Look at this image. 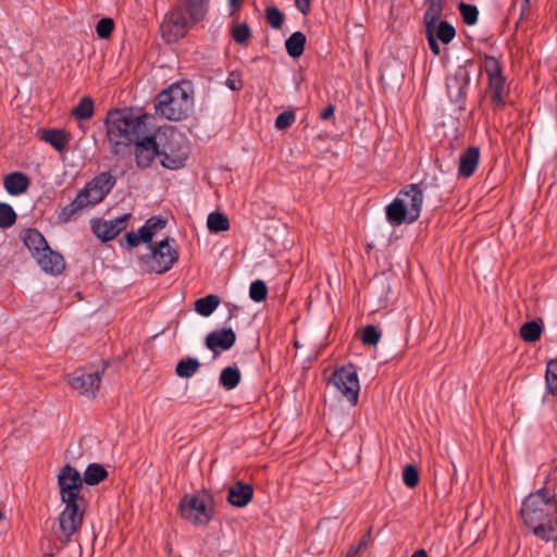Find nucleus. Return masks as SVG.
Returning a JSON list of instances; mask_svg holds the SVG:
<instances>
[{
  "label": "nucleus",
  "mask_w": 557,
  "mask_h": 557,
  "mask_svg": "<svg viewBox=\"0 0 557 557\" xmlns=\"http://www.w3.org/2000/svg\"><path fill=\"white\" fill-rule=\"evenodd\" d=\"M411 557H428V554L425 550L420 549L414 552Z\"/></svg>",
  "instance_id": "bf43d9fd"
},
{
  "label": "nucleus",
  "mask_w": 557,
  "mask_h": 557,
  "mask_svg": "<svg viewBox=\"0 0 557 557\" xmlns=\"http://www.w3.org/2000/svg\"><path fill=\"white\" fill-rule=\"evenodd\" d=\"M116 184V178L110 172H101L89 181L83 189L78 191V196L88 206L95 207L100 203Z\"/></svg>",
  "instance_id": "9b49d317"
},
{
  "label": "nucleus",
  "mask_w": 557,
  "mask_h": 557,
  "mask_svg": "<svg viewBox=\"0 0 557 557\" xmlns=\"http://www.w3.org/2000/svg\"><path fill=\"white\" fill-rule=\"evenodd\" d=\"M295 119L296 116L294 111L285 110L276 116L274 125L277 129H286L292 126Z\"/></svg>",
  "instance_id": "a18cd8bd"
},
{
  "label": "nucleus",
  "mask_w": 557,
  "mask_h": 557,
  "mask_svg": "<svg viewBox=\"0 0 557 557\" xmlns=\"http://www.w3.org/2000/svg\"><path fill=\"white\" fill-rule=\"evenodd\" d=\"M151 272L163 274L178 261V250L174 238L165 237L159 242L145 258Z\"/></svg>",
  "instance_id": "9d476101"
},
{
  "label": "nucleus",
  "mask_w": 557,
  "mask_h": 557,
  "mask_svg": "<svg viewBox=\"0 0 557 557\" xmlns=\"http://www.w3.org/2000/svg\"><path fill=\"white\" fill-rule=\"evenodd\" d=\"M386 220L393 226H399L409 222V212L404 208L400 199L395 198L385 209Z\"/></svg>",
  "instance_id": "4be33fe9"
},
{
  "label": "nucleus",
  "mask_w": 557,
  "mask_h": 557,
  "mask_svg": "<svg viewBox=\"0 0 557 557\" xmlns=\"http://www.w3.org/2000/svg\"><path fill=\"white\" fill-rule=\"evenodd\" d=\"M189 154L187 140L177 132L171 131L164 143H160V162L162 166L177 170L185 165Z\"/></svg>",
  "instance_id": "6e6552de"
},
{
  "label": "nucleus",
  "mask_w": 557,
  "mask_h": 557,
  "mask_svg": "<svg viewBox=\"0 0 557 557\" xmlns=\"http://www.w3.org/2000/svg\"><path fill=\"white\" fill-rule=\"evenodd\" d=\"M147 114H137L128 109L110 110L104 124L110 151L113 156H125L131 146L148 133Z\"/></svg>",
  "instance_id": "f03ea898"
},
{
  "label": "nucleus",
  "mask_w": 557,
  "mask_h": 557,
  "mask_svg": "<svg viewBox=\"0 0 557 557\" xmlns=\"http://www.w3.org/2000/svg\"><path fill=\"white\" fill-rule=\"evenodd\" d=\"M331 382L350 405H357L360 385L357 370L351 363L336 370Z\"/></svg>",
  "instance_id": "f8f14e48"
},
{
  "label": "nucleus",
  "mask_w": 557,
  "mask_h": 557,
  "mask_svg": "<svg viewBox=\"0 0 557 557\" xmlns=\"http://www.w3.org/2000/svg\"><path fill=\"white\" fill-rule=\"evenodd\" d=\"M456 36L454 26L447 21H441L437 25L435 24V38L442 41L444 45L449 44Z\"/></svg>",
  "instance_id": "72a5a7b5"
},
{
  "label": "nucleus",
  "mask_w": 557,
  "mask_h": 557,
  "mask_svg": "<svg viewBox=\"0 0 557 557\" xmlns=\"http://www.w3.org/2000/svg\"><path fill=\"white\" fill-rule=\"evenodd\" d=\"M442 12V0H428V8L423 17L425 28H435V23L441 17Z\"/></svg>",
  "instance_id": "c756f323"
},
{
  "label": "nucleus",
  "mask_w": 557,
  "mask_h": 557,
  "mask_svg": "<svg viewBox=\"0 0 557 557\" xmlns=\"http://www.w3.org/2000/svg\"><path fill=\"white\" fill-rule=\"evenodd\" d=\"M474 65L475 62L473 60H466L463 64L457 66L451 76L447 77V94L455 103H459L466 98L470 85L471 69L474 67Z\"/></svg>",
  "instance_id": "4468645a"
},
{
  "label": "nucleus",
  "mask_w": 557,
  "mask_h": 557,
  "mask_svg": "<svg viewBox=\"0 0 557 557\" xmlns=\"http://www.w3.org/2000/svg\"><path fill=\"white\" fill-rule=\"evenodd\" d=\"M3 185L8 194L17 196L27 190L29 186V180L27 175L22 172H13L4 177Z\"/></svg>",
  "instance_id": "5701e85b"
},
{
  "label": "nucleus",
  "mask_w": 557,
  "mask_h": 557,
  "mask_svg": "<svg viewBox=\"0 0 557 557\" xmlns=\"http://www.w3.org/2000/svg\"><path fill=\"white\" fill-rule=\"evenodd\" d=\"M135 161L138 168L147 169L151 165L157 156L160 157V143L157 137L147 133L135 144Z\"/></svg>",
  "instance_id": "dca6fc26"
},
{
  "label": "nucleus",
  "mask_w": 557,
  "mask_h": 557,
  "mask_svg": "<svg viewBox=\"0 0 557 557\" xmlns=\"http://www.w3.org/2000/svg\"><path fill=\"white\" fill-rule=\"evenodd\" d=\"M86 208H88V206L83 201V199L78 195H76V197L74 198V200L71 203L66 205L58 212V215H57L58 222L63 223V224L67 223L79 211H82L83 209H86Z\"/></svg>",
  "instance_id": "a878e982"
},
{
  "label": "nucleus",
  "mask_w": 557,
  "mask_h": 557,
  "mask_svg": "<svg viewBox=\"0 0 557 557\" xmlns=\"http://www.w3.org/2000/svg\"><path fill=\"white\" fill-rule=\"evenodd\" d=\"M228 1V5L232 8L230 14L233 15L235 13V11L240 8V5L243 4L244 0H227Z\"/></svg>",
  "instance_id": "6e6d98bb"
},
{
  "label": "nucleus",
  "mask_w": 557,
  "mask_h": 557,
  "mask_svg": "<svg viewBox=\"0 0 557 557\" xmlns=\"http://www.w3.org/2000/svg\"><path fill=\"white\" fill-rule=\"evenodd\" d=\"M128 219L127 213L110 221L95 219L91 221L92 233L102 242L112 240L126 228Z\"/></svg>",
  "instance_id": "f3484780"
},
{
  "label": "nucleus",
  "mask_w": 557,
  "mask_h": 557,
  "mask_svg": "<svg viewBox=\"0 0 557 557\" xmlns=\"http://www.w3.org/2000/svg\"><path fill=\"white\" fill-rule=\"evenodd\" d=\"M236 342V334L232 329L212 331L206 337V346L213 352L231 349Z\"/></svg>",
  "instance_id": "6ab92c4d"
},
{
  "label": "nucleus",
  "mask_w": 557,
  "mask_h": 557,
  "mask_svg": "<svg viewBox=\"0 0 557 557\" xmlns=\"http://www.w3.org/2000/svg\"><path fill=\"white\" fill-rule=\"evenodd\" d=\"M253 497V487L242 481L235 482L228 488L227 500L231 505L243 508L247 506Z\"/></svg>",
  "instance_id": "412c9836"
},
{
  "label": "nucleus",
  "mask_w": 557,
  "mask_h": 557,
  "mask_svg": "<svg viewBox=\"0 0 557 557\" xmlns=\"http://www.w3.org/2000/svg\"><path fill=\"white\" fill-rule=\"evenodd\" d=\"M220 301L221 300L218 295L210 294L196 300L195 310L202 317H209L218 308Z\"/></svg>",
  "instance_id": "c85d7f7f"
},
{
  "label": "nucleus",
  "mask_w": 557,
  "mask_h": 557,
  "mask_svg": "<svg viewBox=\"0 0 557 557\" xmlns=\"http://www.w3.org/2000/svg\"><path fill=\"white\" fill-rule=\"evenodd\" d=\"M401 200L404 208L409 212V222H416L423 205V191L418 184L405 186L396 196Z\"/></svg>",
  "instance_id": "a211bd4d"
},
{
  "label": "nucleus",
  "mask_w": 557,
  "mask_h": 557,
  "mask_svg": "<svg viewBox=\"0 0 557 557\" xmlns=\"http://www.w3.org/2000/svg\"><path fill=\"white\" fill-rule=\"evenodd\" d=\"M104 369L88 371L87 369L76 370L69 379V383L79 394L94 397L100 387Z\"/></svg>",
  "instance_id": "2eb2a0df"
},
{
  "label": "nucleus",
  "mask_w": 557,
  "mask_h": 557,
  "mask_svg": "<svg viewBox=\"0 0 557 557\" xmlns=\"http://www.w3.org/2000/svg\"><path fill=\"white\" fill-rule=\"evenodd\" d=\"M138 234L140 236V239L141 242L144 243H150L152 237H153V233L146 226V224H144L139 230H138Z\"/></svg>",
  "instance_id": "8fccbe9b"
},
{
  "label": "nucleus",
  "mask_w": 557,
  "mask_h": 557,
  "mask_svg": "<svg viewBox=\"0 0 557 557\" xmlns=\"http://www.w3.org/2000/svg\"><path fill=\"white\" fill-rule=\"evenodd\" d=\"M226 86L231 89V90H240L242 87H243V84L240 81H236L234 78H232V76H230L226 82H225Z\"/></svg>",
  "instance_id": "864d4df0"
},
{
  "label": "nucleus",
  "mask_w": 557,
  "mask_h": 557,
  "mask_svg": "<svg viewBox=\"0 0 557 557\" xmlns=\"http://www.w3.org/2000/svg\"><path fill=\"white\" fill-rule=\"evenodd\" d=\"M180 511L184 519L195 525L209 523L214 513L211 498L208 494H193L184 496L180 502Z\"/></svg>",
  "instance_id": "0eeeda50"
},
{
  "label": "nucleus",
  "mask_w": 557,
  "mask_h": 557,
  "mask_svg": "<svg viewBox=\"0 0 557 557\" xmlns=\"http://www.w3.org/2000/svg\"><path fill=\"white\" fill-rule=\"evenodd\" d=\"M53 556H54V554H53V553H46V554H44V556H42V557H53Z\"/></svg>",
  "instance_id": "680f3d73"
},
{
  "label": "nucleus",
  "mask_w": 557,
  "mask_h": 557,
  "mask_svg": "<svg viewBox=\"0 0 557 557\" xmlns=\"http://www.w3.org/2000/svg\"><path fill=\"white\" fill-rule=\"evenodd\" d=\"M425 37H426V40H428V44H429V47H430L431 51L435 55H440L441 48H440V45L437 42L438 39L435 38V28H425Z\"/></svg>",
  "instance_id": "49530a36"
},
{
  "label": "nucleus",
  "mask_w": 557,
  "mask_h": 557,
  "mask_svg": "<svg viewBox=\"0 0 557 557\" xmlns=\"http://www.w3.org/2000/svg\"><path fill=\"white\" fill-rule=\"evenodd\" d=\"M531 15L530 0H521L519 20L528 18Z\"/></svg>",
  "instance_id": "09e8293b"
},
{
  "label": "nucleus",
  "mask_w": 557,
  "mask_h": 557,
  "mask_svg": "<svg viewBox=\"0 0 557 557\" xmlns=\"http://www.w3.org/2000/svg\"><path fill=\"white\" fill-rule=\"evenodd\" d=\"M284 14L274 5L265 9L267 23L274 29H280L284 23Z\"/></svg>",
  "instance_id": "ea45409f"
},
{
  "label": "nucleus",
  "mask_w": 557,
  "mask_h": 557,
  "mask_svg": "<svg viewBox=\"0 0 557 557\" xmlns=\"http://www.w3.org/2000/svg\"><path fill=\"white\" fill-rule=\"evenodd\" d=\"M208 7L209 0H180L161 23L162 37L168 42L180 40L196 23L206 17Z\"/></svg>",
  "instance_id": "7ed1b4c3"
},
{
  "label": "nucleus",
  "mask_w": 557,
  "mask_h": 557,
  "mask_svg": "<svg viewBox=\"0 0 557 557\" xmlns=\"http://www.w3.org/2000/svg\"><path fill=\"white\" fill-rule=\"evenodd\" d=\"M146 226L156 234L158 231L165 227L166 221L160 216H152L146 221Z\"/></svg>",
  "instance_id": "de8ad7c7"
},
{
  "label": "nucleus",
  "mask_w": 557,
  "mask_h": 557,
  "mask_svg": "<svg viewBox=\"0 0 557 557\" xmlns=\"http://www.w3.org/2000/svg\"><path fill=\"white\" fill-rule=\"evenodd\" d=\"M333 114H334V107L332 104H330L322 110L320 117H321V120H329Z\"/></svg>",
  "instance_id": "5fc2aeb1"
},
{
  "label": "nucleus",
  "mask_w": 557,
  "mask_h": 557,
  "mask_svg": "<svg viewBox=\"0 0 557 557\" xmlns=\"http://www.w3.org/2000/svg\"><path fill=\"white\" fill-rule=\"evenodd\" d=\"M200 368V362L196 358L188 357L177 362L175 372L180 377L188 379L193 376Z\"/></svg>",
  "instance_id": "7c9ffc66"
},
{
  "label": "nucleus",
  "mask_w": 557,
  "mask_h": 557,
  "mask_svg": "<svg viewBox=\"0 0 557 557\" xmlns=\"http://www.w3.org/2000/svg\"><path fill=\"white\" fill-rule=\"evenodd\" d=\"M193 104V97L180 85L174 84L159 94L156 113L166 120L181 121L188 116Z\"/></svg>",
  "instance_id": "39448f33"
},
{
  "label": "nucleus",
  "mask_w": 557,
  "mask_h": 557,
  "mask_svg": "<svg viewBox=\"0 0 557 557\" xmlns=\"http://www.w3.org/2000/svg\"><path fill=\"white\" fill-rule=\"evenodd\" d=\"M226 306L228 307L230 318H232V317H233L234 311H236V310L238 309V307H237V306H235V305H232V304H226Z\"/></svg>",
  "instance_id": "052dcab7"
},
{
  "label": "nucleus",
  "mask_w": 557,
  "mask_h": 557,
  "mask_svg": "<svg viewBox=\"0 0 557 557\" xmlns=\"http://www.w3.org/2000/svg\"><path fill=\"white\" fill-rule=\"evenodd\" d=\"M306 36L301 32H295L293 33L286 40H285V49L289 57L292 58H299L302 55L305 51L306 46Z\"/></svg>",
  "instance_id": "393cba45"
},
{
  "label": "nucleus",
  "mask_w": 557,
  "mask_h": 557,
  "mask_svg": "<svg viewBox=\"0 0 557 557\" xmlns=\"http://www.w3.org/2000/svg\"><path fill=\"white\" fill-rule=\"evenodd\" d=\"M230 34L233 40L238 45H247L251 37V30L247 23L232 25Z\"/></svg>",
  "instance_id": "c9c22d12"
},
{
  "label": "nucleus",
  "mask_w": 557,
  "mask_h": 557,
  "mask_svg": "<svg viewBox=\"0 0 557 557\" xmlns=\"http://www.w3.org/2000/svg\"><path fill=\"white\" fill-rule=\"evenodd\" d=\"M21 237L25 247L44 272L59 275L64 271L65 261L63 256L49 247L45 236L38 230L27 228L22 233Z\"/></svg>",
  "instance_id": "20e7f679"
},
{
  "label": "nucleus",
  "mask_w": 557,
  "mask_h": 557,
  "mask_svg": "<svg viewBox=\"0 0 557 557\" xmlns=\"http://www.w3.org/2000/svg\"><path fill=\"white\" fill-rule=\"evenodd\" d=\"M403 481L406 486L413 488L419 484L420 474L416 466L407 463L403 470Z\"/></svg>",
  "instance_id": "a19ab883"
},
{
  "label": "nucleus",
  "mask_w": 557,
  "mask_h": 557,
  "mask_svg": "<svg viewBox=\"0 0 557 557\" xmlns=\"http://www.w3.org/2000/svg\"><path fill=\"white\" fill-rule=\"evenodd\" d=\"M295 4L304 15H307L310 11L311 0H295Z\"/></svg>",
  "instance_id": "603ef678"
},
{
  "label": "nucleus",
  "mask_w": 557,
  "mask_h": 557,
  "mask_svg": "<svg viewBox=\"0 0 557 557\" xmlns=\"http://www.w3.org/2000/svg\"><path fill=\"white\" fill-rule=\"evenodd\" d=\"M2 519H3V513H2V511L0 510V520H2Z\"/></svg>",
  "instance_id": "e2e57ef3"
},
{
  "label": "nucleus",
  "mask_w": 557,
  "mask_h": 557,
  "mask_svg": "<svg viewBox=\"0 0 557 557\" xmlns=\"http://www.w3.org/2000/svg\"><path fill=\"white\" fill-rule=\"evenodd\" d=\"M208 228L213 233L227 231L230 228V222L227 216L221 212H211L207 220Z\"/></svg>",
  "instance_id": "473e14b6"
},
{
  "label": "nucleus",
  "mask_w": 557,
  "mask_h": 557,
  "mask_svg": "<svg viewBox=\"0 0 557 557\" xmlns=\"http://www.w3.org/2000/svg\"><path fill=\"white\" fill-rule=\"evenodd\" d=\"M360 550L355 545H351L344 557H359Z\"/></svg>",
  "instance_id": "13d9d810"
},
{
  "label": "nucleus",
  "mask_w": 557,
  "mask_h": 557,
  "mask_svg": "<svg viewBox=\"0 0 557 557\" xmlns=\"http://www.w3.org/2000/svg\"><path fill=\"white\" fill-rule=\"evenodd\" d=\"M125 237H126L127 245L131 247H137L141 242L138 233L128 232V233H126Z\"/></svg>",
  "instance_id": "3c124183"
},
{
  "label": "nucleus",
  "mask_w": 557,
  "mask_h": 557,
  "mask_svg": "<svg viewBox=\"0 0 557 557\" xmlns=\"http://www.w3.org/2000/svg\"><path fill=\"white\" fill-rule=\"evenodd\" d=\"M521 519L527 528L539 539L557 541V496L556 493L542 487L530 493L520 508Z\"/></svg>",
  "instance_id": "f257e3e1"
},
{
  "label": "nucleus",
  "mask_w": 557,
  "mask_h": 557,
  "mask_svg": "<svg viewBox=\"0 0 557 557\" xmlns=\"http://www.w3.org/2000/svg\"><path fill=\"white\" fill-rule=\"evenodd\" d=\"M114 29V22L110 17L101 18L96 25V33L99 38L107 39Z\"/></svg>",
  "instance_id": "c03bdc74"
},
{
  "label": "nucleus",
  "mask_w": 557,
  "mask_h": 557,
  "mask_svg": "<svg viewBox=\"0 0 557 557\" xmlns=\"http://www.w3.org/2000/svg\"><path fill=\"white\" fill-rule=\"evenodd\" d=\"M108 476V471L99 463H90L84 471L83 482L87 485H97Z\"/></svg>",
  "instance_id": "bb28decb"
},
{
  "label": "nucleus",
  "mask_w": 557,
  "mask_h": 557,
  "mask_svg": "<svg viewBox=\"0 0 557 557\" xmlns=\"http://www.w3.org/2000/svg\"><path fill=\"white\" fill-rule=\"evenodd\" d=\"M240 382V372L236 367H226L220 374V384L226 389L235 388Z\"/></svg>",
  "instance_id": "2f4dec72"
},
{
  "label": "nucleus",
  "mask_w": 557,
  "mask_h": 557,
  "mask_svg": "<svg viewBox=\"0 0 557 557\" xmlns=\"http://www.w3.org/2000/svg\"><path fill=\"white\" fill-rule=\"evenodd\" d=\"M16 221V213L8 203H0V226L3 228L12 226Z\"/></svg>",
  "instance_id": "37998d69"
},
{
  "label": "nucleus",
  "mask_w": 557,
  "mask_h": 557,
  "mask_svg": "<svg viewBox=\"0 0 557 557\" xmlns=\"http://www.w3.org/2000/svg\"><path fill=\"white\" fill-rule=\"evenodd\" d=\"M480 70H483L487 75V91L494 109H502L505 106L507 95V84L502 62L493 55L484 54Z\"/></svg>",
  "instance_id": "423d86ee"
},
{
  "label": "nucleus",
  "mask_w": 557,
  "mask_h": 557,
  "mask_svg": "<svg viewBox=\"0 0 557 557\" xmlns=\"http://www.w3.org/2000/svg\"><path fill=\"white\" fill-rule=\"evenodd\" d=\"M480 149L478 147H468L459 157L458 176L468 178L471 177L479 165Z\"/></svg>",
  "instance_id": "aec40b11"
},
{
  "label": "nucleus",
  "mask_w": 557,
  "mask_h": 557,
  "mask_svg": "<svg viewBox=\"0 0 557 557\" xmlns=\"http://www.w3.org/2000/svg\"><path fill=\"white\" fill-rule=\"evenodd\" d=\"M369 537H370V533H368L367 535H364L358 544H356L355 546L358 547V549L361 552L363 550L367 545H368V542H369Z\"/></svg>",
  "instance_id": "4d7b16f0"
},
{
  "label": "nucleus",
  "mask_w": 557,
  "mask_h": 557,
  "mask_svg": "<svg viewBox=\"0 0 557 557\" xmlns=\"http://www.w3.org/2000/svg\"><path fill=\"white\" fill-rule=\"evenodd\" d=\"M268 296V287L261 280L253 281L249 287V297L256 301H263Z\"/></svg>",
  "instance_id": "79ce46f5"
},
{
  "label": "nucleus",
  "mask_w": 557,
  "mask_h": 557,
  "mask_svg": "<svg viewBox=\"0 0 557 557\" xmlns=\"http://www.w3.org/2000/svg\"><path fill=\"white\" fill-rule=\"evenodd\" d=\"M545 381L548 392L557 395V358L547 363Z\"/></svg>",
  "instance_id": "4c0bfd02"
},
{
  "label": "nucleus",
  "mask_w": 557,
  "mask_h": 557,
  "mask_svg": "<svg viewBox=\"0 0 557 557\" xmlns=\"http://www.w3.org/2000/svg\"><path fill=\"white\" fill-rule=\"evenodd\" d=\"M40 138L51 145L57 151H64L69 145V136L62 129H44Z\"/></svg>",
  "instance_id": "b1692460"
},
{
  "label": "nucleus",
  "mask_w": 557,
  "mask_h": 557,
  "mask_svg": "<svg viewBox=\"0 0 557 557\" xmlns=\"http://www.w3.org/2000/svg\"><path fill=\"white\" fill-rule=\"evenodd\" d=\"M83 484L79 471L65 465L58 475L61 502L85 500L82 495Z\"/></svg>",
  "instance_id": "ddd939ff"
},
{
  "label": "nucleus",
  "mask_w": 557,
  "mask_h": 557,
  "mask_svg": "<svg viewBox=\"0 0 557 557\" xmlns=\"http://www.w3.org/2000/svg\"><path fill=\"white\" fill-rule=\"evenodd\" d=\"M65 507L59 515L58 539L61 547L67 544L83 524L86 500L62 502Z\"/></svg>",
  "instance_id": "1a4fd4ad"
},
{
  "label": "nucleus",
  "mask_w": 557,
  "mask_h": 557,
  "mask_svg": "<svg viewBox=\"0 0 557 557\" xmlns=\"http://www.w3.org/2000/svg\"><path fill=\"white\" fill-rule=\"evenodd\" d=\"M382 333L374 325H367L362 329L360 339L362 344L375 346L381 339Z\"/></svg>",
  "instance_id": "58836bf2"
},
{
  "label": "nucleus",
  "mask_w": 557,
  "mask_h": 557,
  "mask_svg": "<svg viewBox=\"0 0 557 557\" xmlns=\"http://www.w3.org/2000/svg\"><path fill=\"white\" fill-rule=\"evenodd\" d=\"M542 329L536 321H529L521 325L520 336L525 342H535L541 337Z\"/></svg>",
  "instance_id": "f704fd0d"
},
{
  "label": "nucleus",
  "mask_w": 557,
  "mask_h": 557,
  "mask_svg": "<svg viewBox=\"0 0 557 557\" xmlns=\"http://www.w3.org/2000/svg\"><path fill=\"white\" fill-rule=\"evenodd\" d=\"M94 100L88 96H84L79 99L78 103L72 109V115L78 121H86L94 115Z\"/></svg>",
  "instance_id": "cd10ccee"
},
{
  "label": "nucleus",
  "mask_w": 557,
  "mask_h": 557,
  "mask_svg": "<svg viewBox=\"0 0 557 557\" xmlns=\"http://www.w3.org/2000/svg\"><path fill=\"white\" fill-rule=\"evenodd\" d=\"M458 10L461 14L462 21L468 26L475 25L479 18V10L474 4H468L465 2H460L458 4Z\"/></svg>",
  "instance_id": "e433bc0d"
}]
</instances>
